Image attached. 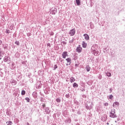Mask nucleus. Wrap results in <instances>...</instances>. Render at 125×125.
<instances>
[{"mask_svg": "<svg viewBox=\"0 0 125 125\" xmlns=\"http://www.w3.org/2000/svg\"><path fill=\"white\" fill-rule=\"evenodd\" d=\"M109 117L110 118H117V116L116 114V109L113 108L111 109V111L109 112Z\"/></svg>", "mask_w": 125, "mask_h": 125, "instance_id": "f257e3e1", "label": "nucleus"}, {"mask_svg": "<svg viewBox=\"0 0 125 125\" xmlns=\"http://www.w3.org/2000/svg\"><path fill=\"white\" fill-rule=\"evenodd\" d=\"M85 106L86 110H91L92 109V104H90L89 103L87 102L85 104Z\"/></svg>", "mask_w": 125, "mask_h": 125, "instance_id": "f03ea898", "label": "nucleus"}, {"mask_svg": "<svg viewBox=\"0 0 125 125\" xmlns=\"http://www.w3.org/2000/svg\"><path fill=\"white\" fill-rule=\"evenodd\" d=\"M93 48H94V47H92L91 48V53H92V54H93V55H94L95 56H97L98 55L99 53V51L96 50L95 49H93Z\"/></svg>", "mask_w": 125, "mask_h": 125, "instance_id": "7ed1b4c3", "label": "nucleus"}, {"mask_svg": "<svg viewBox=\"0 0 125 125\" xmlns=\"http://www.w3.org/2000/svg\"><path fill=\"white\" fill-rule=\"evenodd\" d=\"M4 62H6L7 64H10V58L8 56H6L3 59Z\"/></svg>", "mask_w": 125, "mask_h": 125, "instance_id": "20e7f679", "label": "nucleus"}, {"mask_svg": "<svg viewBox=\"0 0 125 125\" xmlns=\"http://www.w3.org/2000/svg\"><path fill=\"white\" fill-rule=\"evenodd\" d=\"M75 34H76V29H75L74 28L70 30L69 32V35H70V36H74Z\"/></svg>", "mask_w": 125, "mask_h": 125, "instance_id": "39448f33", "label": "nucleus"}, {"mask_svg": "<svg viewBox=\"0 0 125 125\" xmlns=\"http://www.w3.org/2000/svg\"><path fill=\"white\" fill-rule=\"evenodd\" d=\"M83 49V48L81 47L80 45H79L78 47H77L76 49V52H78V53H81L82 52V50Z\"/></svg>", "mask_w": 125, "mask_h": 125, "instance_id": "423d86ee", "label": "nucleus"}, {"mask_svg": "<svg viewBox=\"0 0 125 125\" xmlns=\"http://www.w3.org/2000/svg\"><path fill=\"white\" fill-rule=\"evenodd\" d=\"M42 84L41 81H38L36 85V88L40 89V88H42Z\"/></svg>", "mask_w": 125, "mask_h": 125, "instance_id": "0eeeda50", "label": "nucleus"}, {"mask_svg": "<svg viewBox=\"0 0 125 125\" xmlns=\"http://www.w3.org/2000/svg\"><path fill=\"white\" fill-rule=\"evenodd\" d=\"M57 12V9L56 8H52V10H51L50 13L51 14H53V15H55Z\"/></svg>", "mask_w": 125, "mask_h": 125, "instance_id": "6e6552de", "label": "nucleus"}, {"mask_svg": "<svg viewBox=\"0 0 125 125\" xmlns=\"http://www.w3.org/2000/svg\"><path fill=\"white\" fill-rule=\"evenodd\" d=\"M45 107H46L45 104H40V108L41 111H43V110H45Z\"/></svg>", "mask_w": 125, "mask_h": 125, "instance_id": "1a4fd4ad", "label": "nucleus"}, {"mask_svg": "<svg viewBox=\"0 0 125 125\" xmlns=\"http://www.w3.org/2000/svg\"><path fill=\"white\" fill-rule=\"evenodd\" d=\"M44 110V114H48L51 112V111L49 110V107H45V109Z\"/></svg>", "mask_w": 125, "mask_h": 125, "instance_id": "9d476101", "label": "nucleus"}, {"mask_svg": "<svg viewBox=\"0 0 125 125\" xmlns=\"http://www.w3.org/2000/svg\"><path fill=\"white\" fill-rule=\"evenodd\" d=\"M68 52L67 51H64L62 53V58H63L64 59H65L66 58V56H68Z\"/></svg>", "mask_w": 125, "mask_h": 125, "instance_id": "9b49d317", "label": "nucleus"}, {"mask_svg": "<svg viewBox=\"0 0 125 125\" xmlns=\"http://www.w3.org/2000/svg\"><path fill=\"white\" fill-rule=\"evenodd\" d=\"M71 122H72V120H71V118H68L67 119H66L64 120V123L65 124H71Z\"/></svg>", "mask_w": 125, "mask_h": 125, "instance_id": "f8f14e48", "label": "nucleus"}, {"mask_svg": "<svg viewBox=\"0 0 125 125\" xmlns=\"http://www.w3.org/2000/svg\"><path fill=\"white\" fill-rule=\"evenodd\" d=\"M11 83L12 84V85H16V84L17 83V82L16 81H15V80L12 79L11 81Z\"/></svg>", "mask_w": 125, "mask_h": 125, "instance_id": "ddd939ff", "label": "nucleus"}, {"mask_svg": "<svg viewBox=\"0 0 125 125\" xmlns=\"http://www.w3.org/2000/svg\"><path fill=\"white\" fill-rule=\"evenodd\" d=\"M83 37H84V39L86 41H88V40H89V36L88 35L84 34H83Z\"/></svg>", "mask_w": 125, "mask_h": 125, "instance_id": "4468645a", "label": "nucleus"}, {"mask_svg": "<svg viewBox=\"0 0 125 125\" xmlns=\"http://www.w3.org/2000/svg\"><path fill=\"white\" fill-rule=\"evenodd\" d=\"M66 61H67V63H69L68 65H71V63H72V60L71 58H68L67 59H66Z\"/></svg>", "mask_w": 125, "mask_h": 125, "instance_id": "2eb2a0df", "label": "nucleus"}, {"mask_svg": "<svg viewBox=\"0 0 125 125\" xmlns=\"http://www.w3.org/2000/svg\"><path fill=\"white\" fill-rule=\"evenodd\" d=\"M82 46L83 48H86V46H87V43H85L84 42H82Z\"/></svg>", "mask_w": 125, "mask_h": 125, "instance_id": "dca6fc26", "label": "nucleus"}, {"mask_svg": "<svg viewBox=\"0 0 125 125\" xmlns=\"http://www.w3.org/2000/svg\"><path fill=\"white\" fill-rule=\"evenodd\" d=\"M119 105H120V103L118 102H115L113 103L112 106L115 107L116 105L119 106Z\"/></svg>", "mask_w": 125, "mask_h": 125, "instance_id": "f3484780", "label": "nucleus"}, {"mask_svg": "<svg viewBox=\"0 0 125 125\" xmlns=\"http://www.w3.org/2000/svg\"><path fill=\"white\" fill-rule=\"evenodd\" d=\"M70 83H74V82H75L76 81V79H75V78L73 77H71L70 78Z\"/></svg>", "mask_w": 125, "mask_h": 125, "instance_id": "a211bd4d", "label": "nucleus"}, {"mask_svg": "<svg viewBox=\"0 0 125 125\" xmlns=\"http://www.w3.org/2000/svg\"><path fill=\"white\" fill-rule=\"evenodd\" d=\"M85 70H86V72H89V71H90V67L89 66V65L86 66Z\"/></svg>", "mask_w": 125, "mask_h": 125, "instance_id": "6ab92c4d", "label": "nucleus"}, {"mask_svg": "<svg viewBox=\"0 0 125 125\" xmlns=\"http://www.w3.org/2000/svg\"><path fill=\"white\" fill-rule=\"evenodd\" d=\"M32 95L34 98H36L38 96V94H37V92H34L32 93Z\"/></svg>", "mask_w": 125, "mask_h": 125, "instance_id": "aec40b11", "label": "nucleus"}, {"mask_svg": "<svg viewBox=\"0 0 125 125\" xmlns=\"http://www.w3.org/2000/svg\"><path fill=\"white\" fill-rule=\"evenodd\" d=\"M73 87L76 88V87H79V85L78 84V83H74L73 84Z\"/></svg>", "mask_w": 125, "mask_h": 125, "instance_id": "412c9836", "label": "nucleus"}, {"mask_svg": "<svg viewBox=\"0 0 125 125\" xmlns=\"http://www.w3.org/2000/svg\"><path fill=\"white\" fill-rule=\"evenodd\" d=\"M15 57H16L17 58H19V57H20V53H19V52H17L15 54Z\"/></svg>", "mask_w": 125, "mask_h": 125, "instance_id": "4be33fe9", "label": "nucleus"}, {"mask_svg": "<svg viewBox=\"0 0 125 125\" xmlns=\"http://www.w3.org/2000/svg\"><path fill=\"white\" fill-rule=\"evenodd\" d=\"M90 27L91 29H94V25L91 22H90Z\"/></svg>", "mask_w": 125, "mask_h": 125, "instance_id": "5701e85b", "label": "nucleus"}, {"mask_svg": "<svg viewBox=\"0 0 125 125\" xmlns=\"http://www.w3.org/2000/svg\"><path fill=\"white\" fill-rule=\"evenodd\" d=\"M5 33H6V34H11V31H10L9 30V29H6V31H5Z\"/></svg>", "mask_w": 125, "mask_h": 125, "instance_id": "b1692460", "label": "nucleus"}, {"mask_svg": "<svg viewBox=\"0 0 125 125\" xmlns=\"http://www.w3.org/2000/svg\"><path fill=\"white\" fill-rule=\"evenodd\" d=\"M62 115L64 117H66V116H67V111L66 110H64L62 112Z\"/></svg>", "mask_w": 125, "mask_h": 125, "instance_id": "393cba45", "label": "nucleus"}, {"mask_svg": "<svg viewBox=\"0 0 125 125\" xmlns=\"http://www.w3.org/2000/svg\"><path fill=\"white\" fill-rule=\"evenodd\" d=\"M76 1L77 5H81V1L80 0H76Z\"/></svg>", "mask_w": 125, "mask_h": 125, "instance_id": "a878e982", "label": "nucleus"}, {"mask_svg": "<svg viewBox=\"0 0 125 125\" xmlns=\"http://www.w3.org/2000/svg\"><path fill=\"white\" fill-rule=\"evenodd\" d=\"M102 120L103 122H106L107 121V115L105 116V117H103Z\"/></svg>", "mask_w": 125, "mask_h": 125, "instance_id": "bb28decb", "label": "nucleus"}, {"mask_svg": "<svg viewBox=\"0 0 125 125\" xmlns=\"http://www.w3.org/2000/svg\"><path fill=\"white\" fill-rule=\"evenodd\" d=\"M56 101L57 103H60L61 102V99L60 98H57L56 99Z\"/></svg>", "mask_w": 125, "mask_h": 125, "instance_id": "cd10ccee", "label": "nucleus"}, {"mask_svg": "<svg viewBox=\"0 0 125 125\" xmlns=\"http://www.w3.org/2000/svg\"><path fill=\"white\" fill-rule=\"evenodd\" d=\"M105 74L107 77H111V76H112L111 73L110 72H105Z\"/></svg>", "mask_w": 125, "mask_h": 125, "instance_id": "c85d7f7f", "label": "nucleus"}, {"mask_svg": "<svg viewBox=\"0 0 125 125\" xmlns=\"http://www.w3.org/2000/svg\"><path fill=\"white\" fill-rule=\"evenodd\" d=\"M7 125H12V121H8L6 122Z\"/></svg>", "mask_w": 125, "mask_h": 125, "instance_id": "c756f323", "label": "nucleus"}, {"mask_svg": "<svg viewBox=\"0 0 125 125\" xmlns=\"http://www.w3.org/2000/svg\"><path fill=\"white\" fill-rule=\"evenodd\" d=\"M75 42V38H72V39L69 41V43H73V42Z\"/></svg>", "mask_w": 125, "mask_h": 125, "instance_id": "7c9ffc66", "label": "nucleus"}, {"mask_svg": "<svg viewBox=\"0 0 125 125\" xmlns=\"http://www.w3.org/2000/svg\"><path fill=\"white\" fill-rule=\"evenodd\" d=\"M26 94V91L24 90L21 91V95H25Z\"/></svg>", "mask_w": 125, "mask_h": 125, "instance_id": "2f4dec72", "label": "nucleus"}, {"mask_svg": "<svg viewBox=\"0 0 125 125\" xmlns=\"http://www.w3.org/2000/svg\"><path fill=\"white\" fill-rule=\"evenodd\" d=\"M58 67L57 66V64H55L54 66V69H53L54 71H55L56 69H57Z\"/></svg>", "mask_w": 125, "mask_h": 125, "instance_id": "473e14b6", "label": "nucleus"}, {"mask_svg": "<svg viewBox=\"0 0 125 125\" xmlns=\"http://www.w3.org/2000/svg\"><path fill=\"white\" fill-rule=\"evenodd\" d=\"M90 5L91 7H92V6L93 5V2H92V0H90Z\"/></svg>", "mask_w": 125, "mask_h": 125, "instance_id": "72a5a7b5", "label": "nucleus"}, {"mask_svg": "<svg viewBox=\"0 0 125 125\" xmlns=\"http://www.w3.org/2000/svg\"><path fill=\"white\" fill-rule=\"evenodd\" d=\"M13 24H12L9 27V29L10 30H11V31H12V30H13Z\"/></svg>", "mask_w": 125, "mask_h": 125, "instance_id": "f704fd0d", "label": "nucleus"}, {"mask_svg": "<svg viewBox=\"0 0 125 125\" xmlns=\"http://www.w3.org/2000/svg\"><path fill=\"white\" fill-rule=\"evenodd\" d=\"M15 44H17V45H20V42H19V41H16L15 42Z\"/></svg>", "mask_w": 125, "mask_h": 125, "instance_id": "c9c22d12", "label": "nucleus"}, {"mask_svg": "<svg viewBox=\"0 0 125 125\" xmlns=\"http://www.w3.org/2000/svg\"><path fill=\"white\" fill-rule=\"evenodd\" d=\"M66 98H70V94L67 93L65 95Z\"/></svg>", "mask_w": 125, "mask_h": 125, "instance_id": "e433bc0d", "label": "nucleus"}, {"mask_svg": "<svg viewBox=\"0 0 125 125\" xmlns=\"http://www.w3.org/2000/svg\"><path fill=\"white\" fill-rule=\"evenodd\" d=\"M113 97H114V96H113V95H110L109 96V99H110V100H112V99H113Z\"/></svg>", "mask_w": 125, "mask_h": 125, "instance_id": "4c0bfd02", "label": "nucleus"}, {"mask_svg": "<svg viewBox=\"0 0 125 125\" xmlns=\"http://www.w3.org/2000/svg\"><path fill=\"white\" fill-rule=\"evenodd\" d=\"M104 106H105V107H107V106H109V103H105L104 104Z\"/></svg>", "mask_w": 125, "mask_h": 125, "instance_id": "58836bf2", "label": "nucleus"}, {"mask_svg": "<svg viewBox=\"0 0 125 125\" xmlns=\"http://www.w3.org/2000/svg\"><path fill=\"white\" fill-rule=\"evenodd\" d=\"M25 100H26L27 102H30V98L26 97Z\"/></svg>", "mask_w": 125, "mask_h": 125, "instance_id": "ea45409f", "label": "nucleus"}, {"mask_svg": "<svg viewBox=\"0 0 125 125\" xmlns=\"http://www.w3.org/2000/svg\"><path fill=\"white\" fill-rule=\"evenodd\" d=\"M6 114L7 116H10V112L9 111H7Z\"/></svg>", "mask_w": 125, "mask_h": 125, "instance_id": "a19ab883", "label": "nucleus"}, {"mask_svg": "<svg viewBox=\"0 0 125 125\" xmlns=\"http://www.w3.org/2000/svg\"><path fill=\"white\" fill-rule=\"evenodd\" d=\"M98 78L99 80H101V79H102V75H100Z\"/></svg>", "mask_w": 125, "mask_h": 125, "instance_id": "79ce46f5", "label": "nucleus"}, {"mask_svg": "<svg viewBox=\"0 0 125 125\" xmlns=\"http://www.w3.org/2000/svg\"><path fill=\"white\" fill-rule=\"evenodd\" d=\"M44 93H45V94H49V92H48V91L45 90V91H44Z\"/></svg>", "mask_w": 125, "mask_h": 125, "instance_id": "37998d69", "label": "nucleus"}, {"mask_svg": "<svg viewBox=\"0 0 125 125\" xmlns=\"http://www.w3.org/2000/svg\"><path fill=\"white\" fill-rule=\"evenodd\" d=\"M62 43H63V44H67V42H65V41H62Z\"/></svg>", "mask_w": 125, "mask_h": 125, "instance_id": "c03bdc74", "label": "nucleus"}, {"mask_svg": "<svg viewBox=\"0 0 125 125\" xmlns=\"http://www.w3.org/2000/svg\"><path fill=\"white\" fill-rule=\"evenodd\" d=\"M82 97L83 98H86V95H85V94H83L82 95Z\"/></svg>", "mask_w": 125, "mask_h": 125, "instance_id": "a18cd8bd", "label": "nucleus"}, {"mask_svg": "<svg viewBox=\"0 0 125 125\" xmlns=\"http://www.w3.org/2000/svg\"><path fill=\"white\" fill-rule=\"evenodd\" d=\"M50 36H53V35H54V33L53 32H51L50 33Z\"/></svg>", "mask_w": 125, "mask_h": 125, "instance_id": "49530a36", "label": "nucleus"}, {"mask_svg": "<svg viewBox=\"0 0 125 125\" xmlns=\"http://www.w3.org/2000/svg\"><path fill=\"white\" fill-rule=\"evenodd\" d=\"M40 101H41L42 102H43V97L41 98Z\"/></svg>", "mask_w": 125, "mask_h": 125, "instance_id": "de8ad7c7", "label": "nucleus"}, {"mask_svg": "<svg viewBox=\"0 0 125 125\" xmlns=\"http://www.w3.org/2000/svg\"><path fill=\"white\" fill-rule=\"evenodd\" d=\"M77 114H78V115H81V114H82L81 112V111H78L77 112Z\"/></svg>", "mask_w": 125, "mask_h": 125, "instance_id": "09e8293b", "label": "nucleus"}, {"mask_svg": "<svg viewBox=\"0 0 125 125\" xmlns=\"http://www.w3.org/2000/svg\"><path fill=\"white\" fill-rule=\"evenodd\" d=\"M1 44H2V41H1V40L0 39V45H1Z\"/></svg>", "mask_w": 125, "mask_h": 125, "instance_id": "8fccbe9b", "label": "nucleus"}, {"mask_svg": "<svg viewBox=\"0 0 125 125\" xmlns=\"http://www.w3.org/2000/svg\"><path fill=\"white\" fill-rule=\"evenodd\" d=\"M47 46H49V47H50L51 46V45H50V43H48L47 44Z\"/></svg>", "mask_w": 125, "mask_h": 125, "instance_id": "3c124183", "label": "nucleus"}, {"mask_svg": "<svg viewBox=\"0 0 125 125\" xmlns=\"http://www.w3.org/2000/svg\"><path fill=\"white\" fill-rule=\"evenodd\" d=\"M27 36H28V37H30V36H31V33H28L27 34Z\"/></svg>", "mask_w": 125, "mask_h": 125, "instance_id": "603ef678", "label": "nucleus"}, {"mask_svg": "<svg viewBox=\"0 0 125 125\" xmlns=\"http://www.w3.org/2000/svg\"><path fill=\"white\" fill-rule=\"evenodd\" d=\"M77 59V57L75 56V57L73 58V60H76Z\"/></svg>", "mask_w": 125, "mask_h": 125, "instance_id": "864d4df0", "label": "nucleus"}, {"mask_svg": "<svg viewBox=\"0 0 125 125\" xmlns=\"http://www.w3.org/2000/svg\"><path fill=\"white\" fill-rule=\"evenodd\" d=\"M113 89H112L111 88H110L109 90L110 92H112V90Z\"/></svg>", "mask_w": 125, "mask_h": 125, "instance_id": "5fc2aeb1", "label": "nucleus"}, {"mask_svg": "<svg viewBox=\"0 0 125 125\" xmlns=\"http://www.w3.org/2000/svg\"><path fill=\"white\" fill-rule=\"evenodd\" d=\"M78 66H79V64H75V67H78Z\"/></svg>", "mask_w": 125, "mask_h": 125, "instance_id": "6e6d98bb", "label": "nucleus"}, {"mask_svg": "<svg viewBox=\"0 0 125 125\" xmlns=\"http://www.w3.org/2000/svg\"><path fill=\"white\" fill-rule=\"evenodd\" d=\"M82 91H85V89H83L82 90Z\"/></svg>", "mask_w": 125, "mask_h": 125, "instance_id": "4d7b16f0", "label": "nucleus"}, {"mask_svg": "<svg viewBox=\"0 0 125 125\" xmlns=\"http://www.w3.org/2000/svg\"><path fill=\"white\" fill-rule=\"evenodd\" d=\"M72 112H75V109H72Z\"/></svg>", "mask_w": 125, "mask_h": 125, "instance_id": "13d9d810", "label": "nucleus"}, {"mask_svg": "<svg viewBox=\"0 0 125 125\" xmlns=\"http://www.w3.org/2000/svg\"><path fill=\"white\" fill-rule=\"evenodd\" d=\"M105 50H108L107 49V48H105Z\"/></svg>", "mask_w": 125, "mask_h": 125, "instance_id": "bf43d9fd", "label": "nucleus"}, {"mask_svg": "<svg viewBox=\"0 0 125 125\" xmlns=\"http://www.w3.org/2000/svg\"><path fill=\"white\" fill-rule=\"evenodd\" d=\"M69 64H66V66H68Z\"/></svg>", "mask_w": 125, "mask_h": 125, "instance_id": "052dcab7", "label": "nucleus"}, {"mask_svg": "<svg viewBox=\"0 0 125 125\" xmlns=\"http://www.w3.org/2000/svg\"><path fill=\"white\" fill-rule=\"evenodd\" d=\"M0 36H1V33H0Z\"/></svg>", "mask_w": 125, "mask_h": 125, "instance_id": "680f3d73", "label": "nucleus"}, {"mask_svg": "<svg viewBox=\"0 0 125 125\" xmlns=\"http://www.w3.org/2000/svg\"><path fill=\"white\" fill-rule=\"evenodd\" d=\"M0 53H1L0 52ZM0 56H1V54H0Z\"/></svg>", "mask_w": 125, "mask_h": 125, "instance_id": "e2e57ef3", "label": "nucleus"}, {"mask_svg": "<svg viewBox=\"0 0 125 125\" xmlns=\"http://www.w3.org/2000/svg\"><path fill=\"white\" fill-rule=\"evenodd\" d=\"M106 125H109V123H107L106 124Z\"/></svg>", "mask_w": 125, "mask_h": 125, "instance_id": "0e129e2a", "label": "nucleus"}, {"mask_svg": "<svg viewBox=\"0 0 125 125\" xmlns=\"http://www.w3.org/2000/svg\"><path fill=\"white\" fill-rule=\"evenodd\" d=\"M0 60H1V58H0Z\"/></svg>", "mask_w": 125, "mask_h": 125, "instance_id": "69168bd1", "label": "nucleus"}, {"mask_svg": "<svg viewBox=\"0 0 125 125\" xmlns=\"http://www.w3.org/2000/svg\"><path fill=\"white\" fill-rule=\"evenodd\" d=\"M115 123H117V121H115Z\"/></svg>", "mask_w": 125, "mask_h": 125, "instance_id": "338daca9", "label": "nucleus"}, {"mask_svg": "<svg viewBox=\"0 0 125 125\" xmlns=\"http://www.w3.org/2000/svg\"><path fill=\"white\" fill-rule=\"evenodd\" d=\"M28 77H30V75H28Z\"/></svg>", "mask_w": 125, "mask_h": 125, "instance_id": "774afa93", "label": "nucleus"}]
</instances>
